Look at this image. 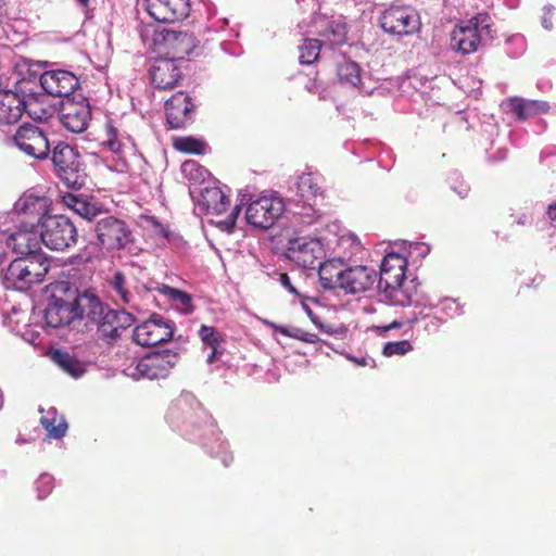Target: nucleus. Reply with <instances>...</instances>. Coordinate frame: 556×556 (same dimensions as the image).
<instances>
[{
  "instance_id": "nucleus-15",
  "label": "nucleus",
  "mask_w": 556,
  "mask_h": 556,
  "mask_svg": "<svg viewBox=\"0 0 556 556\" xmlns=\"http://www.w3.org/2000/svg\"><path fill=\"white\" fill-rule=\"evenodd\" d=\"M178 361V353L170 350L149 353L137 363L136 374L139 378L163 379L169 375Z\"/></svg>"
},
{
  "instance_id": "nucleus-38",
  "label": "nucleus",
  "mask_w": 556,
  "mask_h": 556,
  "mask_svg": "<svg viewBox=\"0 0 556 556\" xmlns=\"http://www.w3.org/2000/svg\"><path fill=\"white\" fill-rule=\"evenodd\" d=\"M271 327L276 332H279L285 337L300 340L302 342L316 343L319 340V338L316 333L307 332V331L296 328V327L288 328V327L279 326L276 324H271Z\"/></svg>"
},
{
  "instance_id": "nucleus-40",
  "label": "nucleus",
  "mask_w": 556,
  "mask_h": 556,
  "mask_svg": "<svg viewBox=\"0 0 556 556\" xmlns=\"http://www.w3.org/2000/svg\"><path fill=\"white\" fill-rule=\"evenodd\" d=\"M199 337L201 341L210 349L219 348L225 341L224 336L218 332L214 327L202 325L199 329Z\"/></svg>"
},
{
  "instance_id": "nucleus-11",
  "label": "nucleus",
  "mask_w": 556,
  "mask_h": 556,
  "mask_svg": "<svg viewBox=\"0 0 556 556\" xmlns=\"http://www.w3.org/2000/svg\"><path fill=\"white\" fill-rule=\"evenodd\" d=\"M285 255L304 269H314L324 260L325 249L319 239L299 237L288 241Z\"/></svg>"
},
{
  "instance_id": "nucleus-19",
  "label": "nucleus",
  "mask_w": 556,
  "mask_h": 556,
  "mask_svg": "<svg viewBox=\"0 0 556 556\" xmlns=\"http://www.w3.org/2000/svg\"><path fill=\"white\" fill-rule=\"evenodd\" d=\"M40 85L48 94L67 99L72 98L71 96L79 86V80L70 71L52 70L46 71L40 76Z\"/></svg>"
},
{
  "instance_id": "nucleus-4",
  "label": "nucleus",
  "mask_w": 556,
  "mask_h": 556,
  "mask_svg": "<svg viewBox=\"0 0 556 556\" xmlns=\"http://www.w3.org/2000/svg\"><path fill=\"white\" fill-rule=\"evenodd\" d=\"M54 175L71 189L79 190L86 185L87 166L79 151L60 141L50 151Z\"/></svg>"
},
{
  "instance_id": "nucleus-30",
  "label": "nucleus",
  "mask_w": 556,
  "mask_h": 556,
  "mask_svg": "<svg viewBox=\"0 0 556 556\" xmlns=\"http://www.w3.org/2000/svg\"><path fill=\"white\" fill-rule=\"evenodd\" d=\"M51 359L66 374L74 378L80 377L85 372L84 364L66 351L54 350L51 352Z\"/></svg>"
},
{
  "instance_id": "nucleus-53",
  "label": "nucleus",
  "mask_w": 556,
  "mask_h": 556,
  "mask_svg": "<svg viewBox=\"0 0 556 556\" xmlns=\"http://www.w3.org/2000/svg\"><path fill=\"white\" fill-rule=\"evenodd\" d=\"M77 2L84 8H86L89 4V0H77Z\"/></svg>"
},
{
  "instance_id": "nucleus-24",
  "label": "nucleus",
  "mask_w": 556,
  "mask_h": 556,
  "mask_svg": "<svg viewBox=\"0 0 556 556\" xmlns=\"http://www.w3.org/2000/svg\"><path fill=\"white\" fill-rule=\"evenodd\" d=\"M151 81L156 89L167 90L176 87L182 79V73L170 59H159L150 70Z\"/></svg>"
},
{
  "instance_id": "nucleus-3",
  "label": "nucleus",
  "mask_w": 556,
  "mask_h": 556,
  "mask_svg": "<svg viewBox=\"0 0 556 556\" xmlns=\"http://www.w3.org/2000/svg\"><path fill=\"white\" fill-rule=\"evenodd\" d=\"M56 290L64 292L65 298L55 293L45 311V321L48 327L60 328L70 325L75 319H85V308L81 307L84 298L91 299L92 293H78L77 289H71L62 282Z\"/></svg>"
},
{
  "instance_id": "nucleus-22",
  "label": "nucleus",
  "mask_w": 556,
  "mask_h": 556,
  "mask_svg": "<svg viewBox=\"0 0 556 556\" xmlns=\"http://www.w3.org/2000/svg\"><path fill=\"white\" fill-rule=\"evenodd\" d=\"M100 143L114 154L119 156L135 149L132 137L113 121H108L100 135Z\"/></svg>"
},
{
  "instance_id": "nucleus-34",
  "label": "nucleus",
  "mask_w": 556,
  "mask_h": 556,
  "mask_svg": "<svg viewBox=\"0 0 556 556\" xmlns=\"http://www.w3.org/2000/svg\"><path fill=\"white\" fill-rule=\"evenodd\" d=\"M321 41L315 38H307L299 46V61L301 64L311 65L319 58Z\"/></svg>"
},
{
  "instance_id": "nucleus-23",
  "label": "nucleus",
  "mask_w": 556,
  "mask_h": 556,
  "mask_svg": "<svg viewBox=\"0 0 556 556\" xmlns=\"http://www.w3.org/2000/svg\"><path fill=\"white\" fill-rule=\"evenodd\" d=\"M41 243L39 231L22 225L7 238L8 247L22 256L46 255L41 252Z\"/></svg>"
},
{
  "instance_id": "nucleus-27",
  "label": "nucleus",
  "mask_w": 556,
  "mask_h": 556,
  "mask_svg": "<svg viewBox=\"0 0 556 556\" xmlns=\"http://www.w3.org/2000/svg\"><path fill=\"white\" fill-rule=\"evenodd\" d=\"M317 267L319 280L324 289H340L345 271L344 264L341 260L320 261Z\"/></svg>"
},
{
  "instance_id": "nucleus-14",
  "label": "nucleus",
  "mask_w": 556,
  "mask_h": 556,
  "mask_svg": "<svg viewBox=\"0 0 556 556\" xmlns=\"http://www.w3.org/2000/svg\"><path fill=\"white\" fill-rule=\"evenodd\" d=\"M154 45L170 60H182L197 47L195 37L188 31L163 29L154 35Z\"/></svg>"
},
{
  "instance_id": "nucleus-16",
  "label": "nucleus",
  "mask_w": 556,
  "mask_h": 556,
  "mask_svg": "<svg viewBox=\"0 0 556 556\" xmlns=\"http://www.w3.org/2000/svg\"><path fill=\"white\" fill-rule=\"evenodd\" d=\"M60 121L67 130L75 134L84 132L91 121V108L87 99H64L61 103Z\"/></svg>"
},
{
  "instance_id": "nucleus-29",
  "label": "nucleus",
  "mask_w": 556,
  "mask_h": 556,
  "mask_svg": "<svg viewBox=\"0 0 556 556\" xmlns=\"http://www.w3.org/2000/svg\"><path fill=\"white\" fill-rule=\"evenodd\" d=\"M201 198L207 214L220 215L227 211L230 204L229 198L217 187L205 188Z\"/></svg>"
},
{
  "instance_id": "nucleus-41",
  "label": "nucleus",
  "mask_w": 556,
  "mask_h": 556,
  "mask_svg": "<svg viewBox=\"0 0 556 556\" xmlns=\"http://www.w3.org/2000/svg\"><path fill=\"white\" fill-rule=\"evenodd\" d=\"M296 214L302 218L303 223L313 224L321 216V211L318 207L317 201H305Z\"/></svg>"
},
{
  "instance_id": "nucleus-26",
  "label": "nucleus",
  "mask_w": 556,
  "mask_h": 556,
  "mask_svg": "<svg viewBox=\"0 0 556 556\" xmlns=\"http://www.w3.org/2000/svg\"><path fill=\"white\" fill-rule=\"evenodd\" d=\"M26 109L27 103L16 92L0 91V125L16 123Z\"/></svg>"
},
{
  "instance_id": "nucleus-33",
  "label": "nucleus",
  "mask_w": 556,
  "mask_h": 556,
  "mask_svg": "<svg viewBox=\"0 0 556 556\" xmlns=\"http://www.w3.org/2000/svg\"><path fill=\"white\" fill-rule=\"evenodd\" d=\"M157 290L167 295L176 307L184 314H191L194 311L192 296L186 291L178 290L166 285H162Z\"/></svg>"
},
{
  "instance_id": "nucleus-35",
  "label": "nucleus",
  "mask_w": 556,
  "mask_h": 556,
  "mask_svg": "<svg viewBox=\"0 0 556 556\" xmlns=\"http://www.w3.org/2000/svg\"><path fill=\"white\" fill-rule=\"evenodd\" d=\"M326 27L318 31L320 37L326 38L331 45H342L345 41L346 30L345 26L334 21H321Z\"/></svg>"
},
{
  "instance_id": "nucleus-43",
  "label": "nucleus",
  "mask_w": 556,
  "mask_h": 556,
  "mask_svg": "<svg viewBox=\"0 0 556 556\" xmlns=\"http://www.w3.org/2000/svg\"><path fill=\"white\" fill-rule=\"evenodd\" d=\"M413 350V345L407 340L388 342L384 344L382 353L386 356L404 355Z\"/></svg>"
},
{
  "instance_id": "nucleus-2",
  "label": "nucleus",
  "mask_w": 556,
  "mask_h": 556,
  "mask_svg": "<svg viewBox=\"0 0 556 556\" xmlns=\"http://www.w3.org/2000/svg\"><path fill=\"white\" fill-rule=\"evenodd\" d=\"M407 261L399 253H388L381 263L380 275L377 276V288L384 293L393 305L407 306L413 303L415 289L405 279Z\"/></svg>"
},
{
  "instance_id": "nucleus-42",
  "label": "nucleus",
  "mask_w": 556,
  "mask_h": 556,
  "mask_svg": "<svg viewBox=\"0 0 556 556\" xmlns=\"http://www.w3.org/2000/svg\"><path fill=\"white\" fill-rule=\"evenodd\" d=\"M181 173L191 181H199L203 178L205 169L195 161H185L181 165Z\"/></svg>"
},
{
  "instance_id": "nucleus-32",
  "label": "nucleus",
  "mask_w": 556,
  "mask_h": 556,
  "mask_svg": "<svg viewBox=\"0 0 556 556\" xmlns=\"http://www.w3.org/2000/svg\"><path fill=\"white\" fill-rule=\"evenodd\" d=\"M510 111L516 114V116L525 121L530 116H533L540 112H545L547 110V104L539 101H526L522 99H511L509 101Z\"/></svg>"
},
{
  "instance_id": "nucleus-51",
  "label": "nucleus",
  "mask_w": 556,
  "mask_h": 556,
  "mask_svg": "<svg viewBox=\"0 0 556 556\" xmlns=\"http://www.w3.org/2000/svg\"><path fill=\"white\" fill-rule=\"evenodd\" d=\"M219 348L211 349V353L206 358L207 364H213L215 361H217L218 355L222 354V351L218 350Z\"/></svg>"
},
{
  "instance_id": "nucleus-9",
  "label": "nucleus",
  "mask_w": 556,
  "mask_h": 556,
  "mask_svg": "<svg viewBox=\"0 0 556 556\" xmlns=\"http://www.w3.org/2000/svg\"><path fill=\"white\" fill-rule=\"evenodd\" d=\"M16 148L26 155L43 161L50 156V142L47 132L37 125L24 123L12 138Z\"/></svg>"
},
{
  "instance_id": "nucleus-5",
  "label": "nucleus",
  "mask_w": 556,
  "mask_h": 556,
  "mask_svg": "<svg viewBox=\"0 0 556 556\" xmlns=\"http://www.w3.org/2000/svg\"><path fill=\"white\" fill-rule=\"evenodd\" d=\"M49 269L50 260L46 255L21 256L4 270L3 285L7 289L26 291L42 282Z\"/></svg>"
},
{
  "instance_id": "nucleus-21",
  "label": "nucleus",
  "mask_w": 556,
  "mask_h": 556,
  "mask_svg": "<svg viewBox=\"0 0 556 556\" xmlns=\"http://www.w3.org/2000/svg\"><path fill=\"white\" fill-rule=\"evenodd\" d=\"M377 282V271L368 266L357 265L345 268L340 289L346 293H364L371 290Z\"/></svg>"
},
{
  "instance_id": "nucleus-45",
  "label": "nucleus",
  "mask_w": 556,
  "mask_h": 556,
  "mask_svg": "<svg viewBox=\"0 0 556 556\" xmlns=\"http://www.w3.org/2000/svg\"><path fill=\"white\" fill-rule=\"evenodd\" d=\"M240 212H241L240 205H236L232 208V211L230 212L228 217L224 220V223L227 225V229L231 230L235 227L236 220H237Z\"/></svg>"
},
{
  "instance_id": "nucleus-52",
  "label": "nucleus",
  "mask_w": 556,
  "mask_h": 556,
  "mask_svg": "<svg viewBox=\"0 0 556 556\" xmlns=\"http://www.w3.org/2000/svg\"><path fill=\"white\" fill-rule=\"evenodd\" d=\"M401 326H402V323L394 320L391 324L381 327V329H382V331L386 332V331H389L390 329H393V328H400Z\"/></svg>"
},
{
  "instance_id": "nucleus-47",
  "label": "nucleus",
  "mask_w": 556,
  "mask_h": 556,
  "mask_svg": "<svg viewBox=\"0 0 556 556\" xmlns=\"http://www.w3.org/2000/svg\"><path fill=\"white\" fill-rule=\"evenodd\" d=\"M278 280L289 292L294 293V294L298 293L296 289L291 283V280H290V277L288 276V274H286V273L279 274Z\"/></svg>"
},
{
  "instance_id": "nucleus-6",
  "label": "nucleus",
  "mask_w": 556,
  "mask_h": 556,
  "mask_svg": "<svg viewBox=\"0 0 556 556\" xmlns=\"http://www.w3.org/2000/svg\"><path fill=\"white\" fill-rule=\"evenodd\" d=\"M492 18L483 12L478 13L465 24L456 25L451 34V48L462 54H470L478 50L482 35H491Z\"/></svg>"
},
{
  "instance_id": "nucleus-39",
  "label": "nucleus",
  "mask_w": 556,
  "mask_h": 556,
  "mask_svg": "<svg viewBox=\"0 0 556 556\" xmlns=\"http://www.w3.org/2000/svg\"><path fill=\"white\" fill-rule=\"evenodd\" d=\"M110 287L116 292L124 304L132 302V293L127 289V280L124 273L117 270L110 280Z\"/></svg>"
},
{
  "instance_id": "nucleus-28",
  "label": "nucleus",
  "mask_w": 556,
  "mask_h": 556,
  "mask_svg": "<svg viewBox=\"0 0 556 556\" xmlns=\"http://www.w3.org/2000/svg\"><path fill=\"white\" fill-rule=\"evenodd\" d=\"M298 195L305 201L324 200V193L319 184V177L312 173H303L298 177Z\"/></svg>"
},
{
  "instance_id": "nucleus-13",
  "label": "nucleus",
  "mask_w": 556,
  "mask_h": 556,
  "mask_svg": "<svg viewBox=\"0 0 556 556\" xmlns=\"http://www.w3.org/2000/svg\"><path fill=\"white\" fill-rule=\"evenodd\" d=\"M174 324L172 320L153 314L134 329V341L141 346H154L173 339Z\"/></svg>"
},
{
  "instance_id": "nucleus-46",
  "label": "nucleus",
  "mask_w": 556,
  "mask_h": 556,
  "mask_svg": "<svg viewBox=\"0 0 556 556\" xmlns=\"http://www.w3.org/2000/svg\"><path fill=\"white\" fill-rule=\"evenodd\" d=\"M453 189L462 199L467 198L470 191L469 186L460 180L455 182Z\"/></svg>"
},
{
  "instance_id": "nucleus-12",
  "label": "nucleus",
  "mask_w": 556,
  "mask_h": 556,
  "mask_svg": "<svg viewBox=\"0 0 556 556\" xmlns=\"http://www.w3.org/2000/svg\"><path fill=\"white\" fill-rule=\"evenodd\" d=\"M381 28L389 34L412 35L420 28V17L416 10L405 5L388 8L379 18Z\"/></svg>"
},
{
  "instance_id": "nucleus-48",
  "label": "nucleus",
  "mask_w": 556,
  "mask_h": 556,
  "mask_svg": "<svg viewBox=\"0 0 556 556\" xmlns=\"http://www.w3.org/2000/svg\"><path fill=\"white\" fill-rule=\"evenodd\" d=\"M542 25L545 29H552L553 27V9L546 8L542 17Z\"/></svg>"
},
{
  "instance_id": "nucleus-10",
  "label": "nucleus",
  "mask_w": 556,
  "mask_h": 556,
  "mask_svg": "<svg viewBox=\"0 0 556 556\" xmlns=\"http://www.w3.org/2000/svg\"><path fill=\"white\" fill-rule=\"evenodd\" d=\"M286 210L281 198L262 195L252 201L245 210V219L249 225L258 229H269L281 217Z\"/></svg>"
},
{
  "instance_id": "nucleus-50",
  "label": "nucleus",
  "mask_w": 556,
  "mask_h": 556,
  "mask_svg": "<svg viewBox=\"0 0 556 556\" xmlns=\"http://www.w3.org/2000/svg\"><path fill=\"white\" fill-rule=\"evenodd\" d=\"M546 213L549 218L551 225L556 227V202L548 205Z\"/></svg>"
},
{
  "instance_id": "nucleus-37",
  "label": "nucleus",
  "mask_w": 556,
  "mask_h": 556,
  "mask_svg": "<svg viewBox=\"0 0 556 556\" xmlns=\"http://www.w3.org/2000/svg\"><path fill=\"white\" fill-rule=\"evenodd\" d=\"M40 422L47 430L48 437L52 439L63 438L68 428L67 422L64 420V418L58 417L55 415L52 418L41 417Z\"/></svg>"
},
{
  "instance_id": "nucleus-1",
  "label": "nucleus",
  "mask_w": 556,
  "mask_h": 556,
  "mask_svg": "<svg viewBox=\"0 0 556 556\" xmlns=\"http://www.w3.org/2000/svg\"><path fill=\"white\" fill-rule=\"evenodd\" d=\"M80 304L85 308L86 325L94 326L97 340L109 346L114 345L122 332L134 321L129 313L110 308L94 294L91 299L84 298Z\"/></svg>"
},
{
  "instance_id": "nucleus-44",
  "label": "nucleus",
  "mask_w": 556,
  "mask_h": 556,
  "mask_svg": "<svg viewBox=\"0 0 556 556\" xmlns=\"http://www.w3.org/2000/svg\"><path fill=\"white\" fill-rule=\"evenodd\" d=\"M36 490L38 492V498H46L54 486V479L49 473H42L35 482Z\"/></svg>"
},
{
  "instance_id": "nucleus-8",
  "label": "nucleus",
  "mask_w": 556,
  "mask_h": 556,
  "mask_svg": "<svg viewBox=\"0 0 556 556\" xmlns=\"http://www.w3.org/2000/svg\"><path fill=\"white\" fill-rule=\"evenodd\" d=\"M97 244L106 251H119L132 243V232L123 219L106 216L99 219L94 226Z\"/></svg>"
},
{
  "instance_id": "nucleus-18",
  "label": "nucleus",
  "mask_w": 556,
  "mask_h": 556,
  "mask_svg": "<svg viewBox=\"0 0 556 556\" xmlns=\"http://www.w3.org/2000/svg\"><path fill=\"white\" fill-rule=\"evenodd\" d=\"M148 14L159 23H175L189 15V0H144Z\"/></svg>"
},
{
  "instance_id": "nucleus-49",
  "label": "nucleus",
  "mask_w": 556,
  "mask_h": 556,
  "mask_svg": "<svg viewBox=\"0 0 556 556\" xmlns=\"http://www.w3.org/2000/svg\"><path fill=\"white\" fill-rule=\"evenodd\" d=\"M151 223L153 224L154 226V232L163 238H167L168 237V230L166 227H164L163 225H161L160 223H157L154 218H151Z\"/></svg>"
},
{
  "instance_id": "nucleus-25",
  "label": "nucleus",
  "mask_w": 556,
  "mask_h": 556,
  "mask_svg": "<svg viewBox=\"0 0 556 556\" xmlns=\"http://www.w3.org/2000/svg\"><path fill=\"white\" fill-rule=\"evenodd\" d=\"M60 202L65 207L72 210L77 215L89 222L93 220L104 212L102 203L86 194L64 192L60 195Z\"/></svg>"
},
{
  "instance_id": "nucleus-20",
  "label": "nucleus",
  "mask_w": 556,
  "mask_h": 556,
  "mask_svg": "<svg viewBox=\"0 0 556 556\" xmlns=\"http://www.w3.org/2000/svg\"><path fill=\"white\" fill-rule=\"evenodd\" d=\"M195 105L185 92H177L165 103L166 121L170 128H185L193 122Z\"/></svg>"
},
{
  "instance_id": "nucleus-7",
  "label": "nucleus",
  "mask_w": 556,
  "mask_h": 556,
  "mask_svg": "<svg viewBox=\"0 0 556 556\" xmlns=\"http://www.w3.org/2000/svg\"><path fill=\"white\" fill-rule=\"evenodd\" d=\"M41 242L50 250L64 251L74 247L78 240L77 228L65 215H50L42 222L39 230Z\"/></svg>"
},
{
  "instance_id": "nucleus-17",
  "label": "nucleus",
  "mask_w": 556,
  "mask_h": 556,
  "mask_svg": "<svg viewBox=\"0 0 556 556\" xmlns=\"http://www.w3.org/2000/svg\"><path fill=\"white\" fill-rule=\"evenodd\" d=\"M15 211L22 227H41L43 219L50 216V201L47 197L24 194L15 203Z\"/></svg>"
},
{
  "instance_id": "nucleus-31",
  "label": "nucleus",
  "mask_w": 556,
  "mask_h": 556,
  "mask_svg": "<svg viewBox=\"0 0 556 556\" xmlns=\"http://www.w3.org/2000/svg\"><path fill=\"white\" fill-rule=\"evenodd\" d=\"M337 75L339 81L344 86L356 88L361 85V67L352 60L344 59L342 62H339L337 65Z\"/></svg>"
},
{
  "instance_id": "nucleus-36",
  "label": "nucleus",
  "mask_w": 556,
  "mask_h": 556,
  "mask_svg": "<svg viewBox=\"0 0 556 556\" xmlns=\"http://www.w3.org/2000/svg\"><path fill=\"white\" fill-rule=\"evenodd\" d=\"M174 148L184 153L204 154L206 144L194 137H178L174 140Z\"/></svg>"
}]
</instances>
